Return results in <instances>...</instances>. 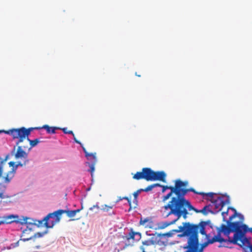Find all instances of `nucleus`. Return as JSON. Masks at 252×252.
I'll return each mask as SVG.
<instances>
[{"label":"nucleus","instance_id":"774afa93","mask_svg":"<svg viewBox=\"0 0 252 252\" xmlns=\"http://www.w3.org/2000/svg\"><path fill=\"white\" fill-rule=\"evenodd\" d=\"M126 246H128V245H129V244H126Z\"/></svg>","mask_w":252,"mask_h":252},{"label":"nucleus","instance_id":"7ed1b4c3","mask_svg":"<svg viewBox=\"0 0 252 252\" xmlns=\"http://www.w3.org/2000/svg\"><path fill=\"white\" fill-rule=\"evenodd\" d=\"M188 184V181L183 182L179 179L176 180L175 181L174 189H172L171 191L163 197V201L168 199L173 193H174L176 196L172 197L170 201H172L174 199L178 200L180 202L182 201L185 198L186 195L189 192V189L185 188Z\"/></svg>","mask_w":252,"mask_h":252},{"label":"nucleus","instance_id":"69168bd1","mask_svg":"<svg viewBox=\"0 0 252 252\" xmlns=\"http://www.w3.org/2000/svg\"><path fill=\"white\" fill-rule=\"evenodd\" d=\"M149 228H153L152 226H149Z\"/></svg>","mask_w":252,"mask_h":252},{"label":"nucleus","instance_id":"a19ab883","mask_svg":"<svg viewBox=\"0 0 252 252\" xmlns=\"http://www.w3.org/2000/svg\"><path fill=\"white\" fill-rule=\"evenodd\" d=\"M141 238V234L140 232H135L134 240L138 241Z\"/></svg>","mask_w":252,"mask_h":252},{"label":"nucleus","instance_id":"6e6552de","mask_svg":"<svg viewBox=\"0 0 252 252\" xmlns=\"http://www.w3.org/2000/svg\"><path fill=\"white\" fill-rule=\"evenodd\" d=\"M187 208H188L189 209V200L187 199L185 197L182 201L180 202L177 216L176 219L174 220H175V222L182 216H183L184 219H186L187 218L188 211Z\"/></svg>","mask_w":252,"mask_h":252},{"label":"nucleus","instance_id":"cd10ccee","mask_svg":"<svg viewBox=\"0 0 252 252\" xmlns=\"http://www.w3.org/2000/svg\"><path fill=\"white\" fill-rule=\"evenodd\" d=\"M62 214L63 213H66L67 214V216L69 218H72L75 216V211H73V210H63L62 209Z\"/></svg>","mask_w":252,"mask_h":252},{"label":"nucleus","instance_id":"dca6fc26","mask_svg":"<svg viewBox=\"0 0 252 252\" xmlns=\"http://www.w3.org/2000/svg\"><path fill=\"white\" fill-rule=\"evenodd\" d=\"M142 171L144 172V179L147 181H152L154 170L150 168H143Z\"/></svg>","mask_w":252,"mask_h":252},{"label":"nucleus","instance_id":"0e129e2a","mask_svg":"<svg viewBox=\"0 0 252 252\" xmlns=\"http://www.w3.org/2000/svg\"><path fill=\"white\" fill-rule=\"evenodd\" d=\"M91 190V187H89L86 189L87 191H89Z\"/></svg>","mask_w":252,"mask_h":252},{"label":"nucleus","instance_id":"473e14b6","mask_svg":"<svg viewBox=\"0 0 252 252\" xmlns=\"http://www.w3.org/2000/svg\"><path fill=\"white\" fill-rule=\"evenodd\" d=\"M123 199L127 200V203H128L129 206H130V209H131V203L130 200H129V198L127 197H126H126H119L118 200L116 201V203H118L120 201H121V200H122Z\"/></svg>","mask_w":252,"mask_h":252},{"label":"nucleus","instance_id":"603ef678","mask_svg":"<svg viewBox=\"0 0 252 252\" xmlns=\"http://www.w3.org/2000/svg\"><path fill=\"white\" fill-rule=\"evenodd\" d=\"M83 205L81 204V207L80 209H77L76 210H73V211H75V214H76L77 213H79L81 210L83 209Z\"/></svg>","mask_w":252,"mask_h":252},{"label":"nucleus","instance_id":"79ce46f5","mask_svg":"<svg viewBox=\"0 0 252 252\" xmlns=\"http://www.w3.org/2000/svg\"><path fill=\"white\" fill-rule=\"evenodd\" d=\"M112 208V207L107 206V205H105L104 206V207H103V208L102 209L104 211L108 212L110 209H111Z\"/></svg>","mask_w":252,"mask_h":252},{"label":"nucleus","instance_id":"f8f14e48","mask_svg":"<svg viewBox=\"0 0 252 252\" xmlns=\"http://www.w3.org/2000/svg\"><path fill=\"white\" fill-rule=\"evenodd\" d=\"M166 174L163 171H154L153 175L152 181H160L166 183Z\"/></svg>","mask_w":252,"mask_h":252},{"label":"nucleus","instance_id":"8fccbe9b","mask_svg":"<svg viewBox=\"0 0 252 252\" xmlns=\"http://www.w3.org/2000/svg\"><path fill=\"white\" fill-rule=\"evenodd\" d=\"M14 173H11V171H9L7 174V176H8L9 177H11V178L12 179L13 177H14Z\"/></svg>","mask_w":252,"mask_h":252},{"label":"nucleus","instance_id":"9d476101","mask_svg":"<svg viewBox=\"0 0 252 252\" xmlns=\"http://www.w3.org/2000/svg\"><path fill=\"white\" fill-rule=\"evenodd\" d=\"M238 245L240 246L244 252H252V245L246 237L245 234L243 236Z\"/></svg>","mask_w":252,"mask_h":252},{"label":"nucleus","instance_id":"c9c22d12","mask_svg":"<svg viewBox=\"0 0 252 252\" xmlns=\"http://www.w3.org/2000/svg\"><path fill=\"white\" fill-rule=\"evenodd\" d=\"M59 130H62L64 134H71L73 136H74V133H73V131L71 130H67V127H63V128L60 127V129H59Z\"/></svg>","mask_w":252,"mask_h":252},{"label":"nucleus","instance_id":"f257e3e1","mask_svg":"<svg viewBox=\"0 0 252 252\" xmlns=\"http://www.w3.org/2000/svg\"><path fill=\"white\" fill-rule=\"evenodd\" d=\"M232 220H226L227 225L221 224L220 228H218L217 232L220 236L223 233L228 238L227 241L230 243L238 245L243 236L247 233L248 226L245 224H241V222H231Z\"/></svg>","mask_w":252,"mask_h":252},{"label":"nucleus","instance_id":"ddd939ff","mask_svg":"<svg viewBox=\"0 0 252 252\" xmlns=\"http://www.w3.org/2000/svg\"><path fill=\"white\" fill-rule=\"evenodd\" d=\"M190 191L193 192L196 194L202 195L204 198L206 200H210L211 202H212L213 200L215 199L214 198V195L215 193L213 192L204 193L202 192H197L193 188H190Z\"/></svg>","mask_w":252,"mask_h":252},{"label":"nucleus","instance_id":"a18cd8bd","mask_svg":"<svg viewBox=\"0 0 252 252\" xmlns=\"http://www.w3.org/2000/svg\"><path fill=\"white\" fill-rule=\"evenodd\" d=\"M154 188V187L153 184H152V185L149 186L146 188H145V190H146V192H148L149 191H151Z\"/></svg>","mask_w":252,"mask_h":252},{"label":"nucleus","instance_id":"393cba45","mask_svg":"<svg viewBox=\"0 0 252 252\" xmlns=\"http://www.w3.org/2000/svg\"><path fill=\"white\" fill-rule=\"evenodd\" d=\"M83 152L84 153L85 155V157L87 158L88 160H91L93 159L94 157L95 156V153H89L86 151V149L83 146V147H82Z\"/></svg>","mask_w":252,"mask_h":252},{"label":"nucleus","instance_id":"ea45409f","mask_svg":"<svg viewBox=\"0 0 252 252\" xmlns=\"http://www.w3.org/2000/svg\"><path fill=\"white\" fill-rule=\"evenodd\" d=\"M19 241H18L16 243L11 244L9 247H7V249H11L12 248H14L19 246Z\"/></svg>","mask_w":252,"mask_h":252},{"label":"nucleus","instance_id":"7c9ffc66","mask_svg":"<svg viewBox=\"0 0 252 252\" xmlns=\"http://www.w3.org/2000/svg\"><path fill=\"white\" fill-rule=\"evenodd\" d=\"M135 232L133 231L131 229L128 233V235L126 236V239L128 241L130 239H132L134 240Z\"/></svg>","mask_w":252,"mask_h":252},{"label":"nucleus","instance_id":"09e8293b","mask_svg":"<svg viewBox=\"0 0 252 252\" xmlns=\"http://www.w3.org/2000/svg\"><path fill=\"white\" fill-rule=\"evenodd\" d=\"M98 203H97L96 205H94L92 207H90L89 210L91 211H92V210H93V209H94L95 208H97L98 209L99 208V207L98 205Z\"/></svg>","mask_w":252,"mask_h":252},{"label":"nucleus","instance_id":"9b49d317","mask_svg":"<svg viewBox=\"0 0 252 252\" xmlns=\"http://www.w3.org/2000/svg\"><path fill=\"white\" fill-rule=\"evenodd\" d=\"M6 133L7 134L11 135L14 139L19 137L25 138L23 127L9 129Z\"/></svg>","mask_w":252,"mask_h":252},{"label":"nucleus","instance_id":"39448f33","mask_svg":"<svg viewBox=\"0 0 252 252\" xmlns=\"http://www.w3.org/2000/svg\"><path fill=\"white\" fill-rule=\"evenodd\" d=\"M22 219H19V216L16 214L5 215L1 217H0V218L3 219V220L0 221V225L3 224H11L14 222L16 223H20L22 225L27 224H29L30 225L34 224L32 222L27 221V219H28L27 217H22Z\"/></svg>","mask_w":252,"mask_h":252},{"label":"nucleus","instance_id":"de8ad7c7","mask_svg":"<svg viewBox=\"0 0 252 252\" xmlns=\"http://www.w3.org/2000/svg\"><path fill=\"white\" fill-rule=\"evenodd\" d=\"M11 179H12L11 177H9L6 176L4 178V182L6 183H9L10 182Z\"/></svg>","mask_w":252,"mask_h":252},{"label":"nucleus","instance_id":"3c124183","mask_svg":"<svg viewBox=\"0 0 252 252\" xmlns=\"http://www.w3.org/2000/svg\"><path fill=\"white\" fill-rule=\"evenodd\" d=\"M16 166L18 168V167H23L24 166H25V163H23L21 162H17Z\"/></svg>","mask_w":252,"mask_h":252},{"label":"nucleus","instance_id":"37998d69","mask_svg":"<svg viewBox=\"0 0 252 252\" xmlns=\"http://www.w3.org/2000/svg\"><path fill=\"white\" fill-rule=\"evenodd\" d=\"M17 139H18V140L16 142V145H18L19 143L22 142L24 141V140L26 138H24V137H19Z\"/></svg>","mask_w":252,"mask_h":252},{"label":"nucleus","instance_id":"864d4df0","mask_svg":"<svg viewBox=\"0 0 252 252\" xmlns=\"http://www.w3.org/2000/svg\"><path fill=\"white\" fill-rule=\"evenodd\" d=\"M139 194V193L137 191V190L136 192H134L133 194L134 198H137Z\"/></svg>","mask_w":252,"mask_h":252},{"label":"nucleus","instance_id":"4d7b16f0","mask_svg":"<svg viewBox=\"0 0 252 252\" xmlns=\"http://www.w3.org/2000/svg\"><path fill=\"white\" fill-rule=\"evenodd\" d=\"M45 222V220H43V219L41 220H38V225H37L38 226H39V225H41L43 222Z\"/></svg>","mask_w":252,"mask_h":252},{"label":"nucleus","instance_id":"e2e57ef3","mask_svg":"<svg viewBox=\"0 0 252 252\" xmlns=\"http://www.w3.org/2000/svg\"><path fill=\"white\" fill-rule=\"evenodd\" d=\"M248 231L252 233V228H249L248 227V230L247 231V232Z\"/></svg>","mask_w":252,"mask_h":252},{"label":"nucleus","instance_id":"4be33fe9","mask_svg":"<svg viewBox=\"0 0 252 252\" xmlns=\"http://www.w3.org/2000/svg\"><path fill=\"white\" fill-rule=\"evenodd\" d=\"M208 241H209L210 244H212L215 242L220 243L226 242L227 240H225L224 238L221 237L220 234L217 232V235L216 236L213 237L212 239L208 240Z\"/></svg>","mask_w":252,"mask_h":252},{"label":"nucleus","instance_id":"c756f323","mask_svg":"<svg viewBox=\"0 0 252 252\" xmlns=\"http://www.w3.org/2000/svg\"><path fill=\"white\" fill-rule=\"evenodd\" d=\"M8 165L10 167H12L11 173L15 174L18 168L15 162L14 161H10L8 162Z\"/></svg>","mask_w":252,"mask_h":252},{"label":"nucleus","instance_id":"58836bf2","mask_svg":"<svg viewBox=\"0 0 252 252\" xmlns=\"http://www.w3.org/2000/svg\"><path fill=\"white\" fill-rule=\"evenodd\" d=\"M9 158V155H6L5 158L4 159H2V158L1 157H0V164L3 165L4 163Z\"/></svg>","mask_w":252,"mask_h":252},{"label":"nucleus","instance_id":"5fc2aeb1","mask_svg":"<svg viewBox=\"0 0 252 252\" xmlns=\"http://www.w3.org/2000/svg\"><path fill=\"white\" fill-rule=\"evenodd\" d=\"M3 165L0 164V177L2 174Z\"/></svg>","mask_w":252,"mask_h":252},{"label":"nucleus","instance_id":"6e6d98bb","mask_svg":"<svg viewBox=\"0 0 252 252\" xmlns=\"http://www.w3.org/2000/svg\"><path fill=\"white\" fill-rule=\"evenodd\" d=\"M153 186H154V188H156V187H160L161 188V187H162V185L158 183L154 184H153Z\"/></svg>","mask_w":252,"mask_h":252},{"label":"nucleus","instance_id":"6ab92c4d","mask_svg":"<svg viewBox=\"0 0 252 252\" xmlns=\"http://www.w3.org/2000/svg\"><path fill=\"white\" fill-rule=\"evenodd\" d=\"M40 128L41 129H45L47 133L48 134H55L56 133V130L60 129V127H59L50 126H49L47 125L43 126Z\"/></svg>","mask_w":252,"mask_h":252},{"label":"nucleus","instance_id":"72a5a7b5","mask_svg":"<svg viewBox=\"0 0 252 252\" xmlns=\"http://www.w3.org/2000/svg\"><path fill=\"white\" fill-rule=\"evenodd\" d=\"M229 210V209L228 207H227L226 210L222 211L221 212V215H222L223 221H226V219L227 218V216H228Z\"/></svg>","mask_w":252,"mask_h":252},{"label":"nucleus","instance_id":"680f3d73","mask_svg":"<svg viewBox=\"0 0 252 252\" xmlns=\"http://www.w3.org/2000/svg\"><path fill=\"white\" fill-rule=\"evenodd\" d=\"M7 131H8V130H0V133H4L7 134Z\"/></svg>","mask_w":252,"mask_h":252},{"label":"nucleus","instance_id":"412c9836","mask_svg":"<svg viewBox=\"0 0 252 252\" xmlns=\"http://www.w3.org/2000/svg\"><path fill=\"white\" fill-rule=\"evenodd\" d=\"M210 208V205H206L205 206H204L202 209L200 210H198L196 209H195L192 205H191L190 204V210H193L196 213H199V212H200V213H203V214H207V211H208V212H211V211H212L211 210H210L209 209Z\"/></svg>","mask_w":252,"mask_h":252},{"label":"nucleus","instance_id":"a211bd4d","mask_svg":"<svg viewBox=\"0 0 252 252\" xmlns=\"http://www.w3.org/2000/svg\"><path fill=\"white\" fill-rule=\"evenodd\" d=\"M175 223V220H172L170 222L164 221L160 222L157 224V226L155 227L154 229L155 230H159V229H163L167 227L170 225L173 224Z\"/></svg>","mask_w":252,"mask_h":252},{"label":"nucleus","instance_id":"bf43d9fd","mask_svg":"<svg viewBox=\"0 0 252 252\" xmlns=\"http://www.w3.org/2000/svg\"><path fill=\"white\" fill-rule=\"evenodd\" d=\"M137 191H138L139 193H140L141 192H143V191L146 192V190H145V189H139L137 190Z\"/></svg>","mask_w":252,"mask_h":252},{"label":"nucleus","instance_id":"13d9d810","mask_svg":"<svg viewBox=\"0 0 252 252\" xmlns=\"http://www.w3.org/2000/svg\"><path fill=\"white\" fill-rule=\"evenodd\" d=\"M133 203L135 204L136 205H138V200L137 198H134L133 200Z\"/></svg>","mask_w":252,"mask_h":252},{"label":"nucleus","instance_id":"0eeeda50","mask_svg":"<svg viewBox=\"0 0 252 252\" xmlns=\"http://www.w3.org/2000/svg\"><path fill=\"white\" fill-rule=\"evenodd\" d=\"M211 206L213 207V211H211L212 214H216L221 211L224 207L229 203L228 196H220L212 202Z\"/></svg>","mask_w":252,"mask_h":252},{"label":"nucleus","instance_id":"20e7f679","mask_svg":"<svg viewBox=\"0 0 252 252\" xmlns=\"http://www.w3.org/2000/svg\"><path fill=\"white\" fill-rule=\"evenodd\" d=\"M180 201L173 199L172 201H169L168 204L161 208L160 213L163 218H167L169 216L173 215L177 217L178 212Z\"/></svg>","mask_w":252,"mask_h":252},{"label":"nucleus","instance_id":"338daca9","mask_svg":"<svg viewBox=\"0 0 252 252\" xmlns=\"http://www.w3.org/2000/svg\"><path fill=\"white\" fill-rule=\"evenodd\" d=\"M14 151H15V148H14L13 151L12 152V153H13L14 152Z\"/></svg>","mask_w":252,"mask_h":252},{"label":"nucleus","instance_id":"c85d7f7f","mask_svg":"<svg viewBox=\"0 0 252 252\" xmlns=\"http://www.w3.org/2000/svg\"><path fill=\"white\" fill-rule=\"evenodd\" d=\"M133 178L137 180L144 179L143 171L136 172L133 176Z\"/></svg>","mask_w":252,"mask_h":252},{"label":"nucleus","instance_id":"4c0bfd02","mask_svg":"<svg viewBox=\"0 0 252 252\" xmlns=\"http://www.w3.org/2000/svg\"><path fill=\"white\" fill-rule=\"evenodd\" d=\"M150 220H151V219L148 217L144 219H143L142 218H141L140 221H139V223L140 225H144L146 222H148Z\"/></svg>","mask_w":252,"mask_h":252},{"label":"nucleus","instance_id":"f704fd0d","mask_svg":"<svg viewBox=\"0 0 252 252\" xmlns=\"http://www.w3.org/2000/svg\"><path fill=\"white\" fill-rule=\"evenodd\" d=\"M175 232L173 231V229L170 231L169 232L163 234H161L162 238L163 237H172L174 234Z\"/></svg>","mask_w":252,"mask_h":252},{"label":"nucleus","instance_id":"b1692460","mask_svg":"<svg viewBox=\"0 0 252 252\" xmlns=\"http://www.w3.org/2000/svg\"><path fill=\"white\" fill-rule=\"evenodd\" d=\"M183 224V226H179L178 229H173V231L176 233L184 232L187 227H188V229H189V222H184Z\"/></svg>","mask_w":252,"mask_h":252},{"label":"nucleus","instance_id":"c03bdc74","mask_svg":"<svg viewBox=\"0 0 252 252\" xmlns=\"http://www.w3.org/2000/svg\"><path fill=\"white\" fill-rule=\"evenodd\" d=\"M145 234L148 236H153L157 234V232H156L155 233H151V231H146L145 232Z\"/></svg>","mask_w":252,"mask_h":252},{"label":"nucleus","instance_id":"2eb2a0df","mask_svg":"<svg viewBox=\"0 0 252 252\" xmlns=\"http://www.w3.org/2000/svg\"><path fill=\"white\" fill-rule=\"evenodd\" d=\"M28 154L22 148V147L19 146L18 147L17 152L15 154V158L16 159L19 158H28Z\"/></svg>","mask_w":252,"mask_h":252},{"label":"nucleus","instance_id":"a878e982","mask_svg":"<svg viewBox=\"0 0 252 252\" xmlns=\"http://www.w3.org/2000/svg\"><path fill=\"white\" fill-rule=\"evenodd\" d=\"M6 189V187L1 184H0V198L1 199L6 198L9 197L7 195L3 194V192Z\"/></svg>","mask_w":252,"mask_h":252},{"label":"nucleus","instance_id":"f3484780","mask_svg":"<svg viewBox=\"0 0 252 252\" xmlns=\"http://www.w3.org/2000/svg\"><path fill=\"white\" fill-rule=\"evenodd\" d=\"M89 161L90 162H86V163L89 165L90 169L88 171L91 172V176L92 177H93V173L95 169L94 166L97 162V159L96 157H94L93 159Z\"/></svg>","mask_w":252,"mask_h":252},{"label":"nucleus","instance_id":"4468645a","mask_svg":"<svg viewBox=\"0 0 252 252\" xmlns=\"http://www.w3.org/2000/svg\"><path fill=\"white\" fill-rule=\"evenodd\" d=\"M161 233H157V234L152 236L150 239H149L154 245H162L164 244V242L161 241Z\"/></svg>","mask_w":252,"mask_h":252},{"label":"nucleus","instance_id":"e433bc0d","mask_svg":"<svg viewBox=\"0 0 252 252\" xmlns=\"http://www.w3.org/2000/svg\"><path fill=\"white\" fill-rule=\"evenodd\" d=\"M161 188H162L161 191H162V193L164 192L167 189H170V191H171V189H174V187H172V186H163V185H162V187H161Z\"/></svg>","mask_w":252,"mask_h":252},{"label":"nucleus","instance_id":"aec40b11","mask_svg":"<svg viewBox=\"0 0 252 252\" xmlns=\"http://www.w3.org/2000/svg\"><path fill=\"white\" fill-rule=\"evenodd\" d=\"M228 208L229 209L232 210L234 212L233 214L229 217V219L230 220H232L233 218H234L236 216H238L240 220V221L239 222H241V223L244 220V216L242 214L238 213L236 209H234V208L231 207H228Z\"/></svg>","mask_w":252,"mask_h":252},{"label":"nucleus","instance_id":"49530a36","mask_svg":"<svg viewBox=\"0 0 252 252\" xmlns=\"http://www.w3.org/2000/svg\"><path fill=\"white\" fill-rule=\"evenodd\" d=\"M73 139L74 142L77 144H79L81 147H83V144L79 141L77 140V139L75 138L74 135V136H73Z\"/></svg>","mask_w":252,"mask_h":252},{"label":"nucleus","instance_id":"bb28decb","mask_svg":"<svg viewBox=\"0 0 252 252\" xmlns=\"http://www.w3.org/2000/svg\"><path fill=\"white\" fill-rule=\"evenodd\" d=\"M28 140L29 141L31 145V148L29 149V150H31L32 148L36 146L40 142L38 138L31 140L29 137H28Z\"/></svg>","mask_w":252,"mask_h":252},{"label":"nucleus","instance_id":"1a4fd4ad","mask_svg":"<svg viewBox=\"0 0 252 252\" xmlns=\"http://www.w3.org/2000/svg\"><path fill=\"white\" fill-rule=\"evenodd\" d=\"M33 223L34 224H32V225H36L35 223ZM28 224L29 225V226H27V228L23 231V234L21 236V238L20 239V240L26 242L31 240H34V239L37 238H41L43 237L45 234H47L48 232V229H46V230L42 232H37L35 233L33 235L30 237L29 238H22L23 237H25V234L26 233V232L28 231V230H29L30 231L32 230V228L30 227V226L32 225H30L29 224Z\"/></svg>","mask_w":252,"mask_h":252},{"label":"nucleus","instance_id":"2f4dec72","mask_svg":"<svg viewBox=\"0 0 252 252\" xmlns=\"http://www.w3.org/2000/svg\"><path fill=\"white\" fill-rule=\"evenodd\" d=\"M178 236L179 237H187V239H188V238H189V229H188V227H187L185 231L182 232V233L179 234Z\"/></svg>","mask_w":252,"mask_h":252},{"label":"nucleus","instance_id":"052dcab7","mask_svg":"<svg viewBox=\"0 0 252 252\" xmlns=\"http://www.w3.org/2000/svg\"><path fill=\"white\" fill-rule=\"evenodd\" d=\"M25 160H24V162L23 163H25V165H26L27 163H28L29 160V159H27V158H25Z\"/></svg>","mask_w":252,"mask_h":252},{"label":"nucleus","instance_id":"f03ea898","mask_svg":"<svg viewBox=\"0 0 252 252\" xmlns=\"http://www.w3.org/2000/svg\"><path fill=\"white\" fill-rule=\"evenodd\" d=\"M206 222L201 221L198 224H190V252H203V249L210 244L209 241L200 245L198 240V231L203 235H206L205 230Z\"/></svg>","mask_w":252,"mask_h":252},{"label":"nucleus","instance_id":"423d86ee","mask_svg":"<svg viewBox=\"0 0 252 252\" xmlns=\"http://www.w3.org/2000/svg\"><path fill=\"white\" fill-rule=\"evenodd\" d=\"M62 209H59L53 213L48 214L43 218L45 220L44 226L46 228H52L56 222H59L61 220L60 216L62 215Z\"/></svg>","mask_w":252,"mask_h":252},{"label":"nucleus","instance_id":"5701e85b","mask_svg":"<svg viewBox=\"0 0 252 252\" xmlns=\"http://www.w3.org/2000/svg\"><path fill=\"white\" fill-rule=\"evenodd\" d=\"M41 128L40 127H29L28 128H26L25 127H23L24 129V136L26 138V137L28 138L29 135H30L31 132L34 129H40Z\"/></svg>","mask_w":252,"mask_h":252}]
</instances>
